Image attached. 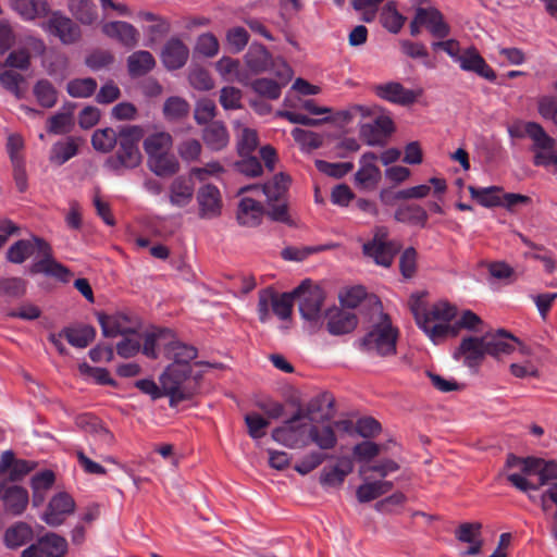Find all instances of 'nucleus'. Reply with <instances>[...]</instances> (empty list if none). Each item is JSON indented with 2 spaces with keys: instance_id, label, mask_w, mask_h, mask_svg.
<instances>
[{
  "instance_id": "56",
  "label": "nucleus",
  "mask_w": 557,
  "mask_h": 557,
  "mask_svg": "<svg viewBox=\"0 0 557 557\" xmlns=\"http://www.w3.org/2000/svg\"><path fill=\"white\" fill-rule=\"evenodd\" d=\"M249 38V34L244 27L235 26L226 30L225 44L230 52L237 54L246 48Z\"/></svg>"
},
{
  "instance_id": "9",
  "label": "nucleus",
  "mask_w": 557,
  "mask_h": 557,
  "mask_svg": "<svg viewBox=\"0 0 557 557\" xmlns=\"http://www.w3.org/2000/svg\"><path fill=\"white\" fill-rule=\"evenodd\" d=\"M98 322L104 337H116L138 331L139 322L133 317L117 312L114 314H98Z\"/></svg>"
},
{
  "instance_id": "26",
  "label": "nucleus",
  "mask_w": 557,
  "mask_h": 557,
  "mask_svg": "<svg viewBox=\"0 0 557 557\" xmlns=\"http://www.w3.org/2000/svg\"><path fill=\"white\" fill-rule=\"evenodd\" d=\"M411 311L417 325L434 344H438L447 338L446 322L433 321L425 317V314H422L421 307L418 301L411 306Z\"/></svg>"
},
{
  "instance_id": "64",
  "label": "nucleus",
  "mask_w": 557,
  "mask_h": 557,
  "mask_svg": "<svg viewBox=\"0 0 557 557\" xmlns=\"http://www.w3.org/2000/svg\"><path fill=\"white\" fill-rule=\"evenodd\" d=\"M258 146V134L255 129L245 127L242 129L237 141V151L240 157L252 154Z\"/></svg>"
},
{
  "instance_id": "15",
  "label": "nucleus",
  "mask_w": 557,
  "mask_h": 557,
  "mask_svg": "<svg viewBox=\"0 0 557 557\" xmlns=\"http://www.w3.org/2000/svg\"><path fill=\"white\" fill-rule=\"evenodd\" d=\"M249 75H259L272 69L274 61L271 52L259 42H252L244 55Z\"/></svg>"
},
{
  "instance_id": "55",
  "label": "nucleus",
  "mask_w": 557,
  "mask_h": 557,
  "mask_svg": "<svg viewBox=\"0 0 557 557\" xmlns=\"http://www.w3.org/2000/svg\"><path fill=\"white\" fill-rule=\"evenodd\" d=\"M91 144L96 150L109 152L119 144V134L110 127L97 129L92 134Z\"/></svg>"
},
{
  "instance_id": "47",
  "label": "nucleus",
  "mask_w": 557,
  "mask_h": 557,
  "mask_svg": "<svg viewBox=\"0 0 557 557\" xmlns=\"http://www.w3.org/2000/svg\"><path fill=\"white\" fill-rule=\"evenodd\" d=\"M216 71L225 75H235L236 81L244 85H249V73L245 70H240V63L237 59L231 57H222L215 64Z\"/></svg>"
},
{
  "instance_id": "62",
  "label": "nucleus",
  "mask_w": 557,
  "mask_h": 557,
  "mask_svg": "<svg viewBox=\"0 0 557 557\" xmlns=\"http://www.w3.org/2000/svg\"><path fill=\"white\" fill-rule=\"evenodd\" d=\"M296 299L294 290L292 293L277 294L275 292L272 311L281 320H287L292 315L294 300Z\"/></svg>"
},
{
  "instance_id": "45",
  "label": "nucleus",
  "mask_w": 557,
  "mask_h": 557,
  "mask_svg": "<svg viewBox=\"0 0 557 557\" xmlns=\"http://www.w3.org/2000/svg\"><path fill=\"white\" fill-rule=\"evenodd\" d=\"M171 146L172 136L165 132L151 134L144 140V149L148 156V159L157 154L170 151Z\"/></svg>"
},
{
  "instance_id": "4",
  "label": "nucleus",
  "mask_w": 557,
  "mask_h": 557,
  "mask_svg": "<svg viewBox=\"0 0 557 557\" xmlns=\"http://www.w3.org/2000/svg\"><path fill=\"white\" fill-rule=\"evenodd\" d=\"M398 330L393 326L388 314L380 313L369 332L360 339L359 347L362 351L381 357L394 356L397 351L396 343Z\"/></svg>"
},
{
  "instance_id": "33",
  "label": "nucleus",
  "mask_w": 557,
  "mask_h": 557,
  "mask_svg": "<svg viewBox=\"0 0 557 557\" xmlns=\"http://www.w3.org/2000/svg\"><path fill=\"white\" fill-rule=\"evenodd\" d=\"M38 272H42L48 276H52L62 283H69L73 273L69 268L52 258V251L44 255L42 259L35 264Z\"/></svg>"
},
{
  "instance_id": "42",
  "label": "nucleus",
  "mask_w": 557,
  "mask_h": 557,
  "mask_svg": "<svg viewBox=\"0 0 557 557\" xmlns=\"http://www.w3.org/2000/svg\"><path fill=\"white\" fill-rule=\"evenodd\" d=\"M352 471V465L349 460H342L339 465L324 468L320 482L325 486H339L345 478Z\"/></svg>"
},
{
  "instance_id": "24",
  "label": "nucleus",
  "mask_w": 557,
  "mask_h": 557,
  "mask_svg": "<svg viewBox=\"0 0 557 557\" xmlns=\"http://www.w3.org/2000/svg\"><path fill=\"white\" fill-rule=\"evenodd\" d=\"M457 61L463 71L473 72L490 82H494L496 79L494 70L485 62L475 49H468L461 55H457Z\"/></svg>"
},
{
  "instance_id": "14",
  "label": "nucleus",
  "mask_w": 557,
  "mask_h": 557,
  "mask_svg": "<svg viewBox=\"0 0 557 557\" xmlns=\"http://www.w3.org/2000/svg\"><path fill=\"white\" fill-rule=\"evenodd\" d=\"M198 350L193 345L181 342L173 333V337H169L164 343V357L172 360L169 366H178L180 368H191L190 361L196 359Z\"/></svg>"
},
{
  "instance_id": "18",
  "label": "nucleus",
  "mask_w": 557,
  "mask_h": 557,
  "mask_svg": "<svg viewBox=\"0 0 557 557\" xmlns=\"http://www.w3.org/2000/svg\"><path fill=\"white\" fill-rule=\"evenodd\" d=\"M189 49L178 37H171L163 46L161 61L168 70L182 69L188 61Z\"/></svg>"
},
{
  "instance_id": "50",
  "label": "nucleus",
  "mask_w": 557,
  "mask_h": 557,
  "mask_svg": "<svg viewBox=\"0 0 557 557\" xmlns=\"http://www.w3.org/2000/svg\"><path fill=\"white\" fill-rule=\"evenodd\" d=\"M381 16L383 26L393 34H398L406 22V17L398 12L395 2H387Z\"/></svg>"
},
{
  "instance_id": "13",
  "label": "nucleus",
  "mask_w": 557,
  "mask_h": 557,
  "mask_svg": "<svg viewBox=\"0 0 557 557\" xmlns=\"http://www.w3.org/2000/svg\"><path fill=\"white\" fill-rule=\"evenodd\" d=\"M102 33L131 50L139 44L140 34L138 29L124 21L107 22L101 27Z\"/></svg>"
},
{
  "instance_id": "41",
  "label": "nucleus",
  "mask_w": 557,
  "mask_h": 557,
  "mask_svg": "<svg viewBox=\"0 0 557 557\" xmlns=\"http://www.w3.org/2000/svg\"><path fill=\"white\" fill-rule=\"evenodd\" d=\"M63 334L72 346L85 348L95 339L96 330L91 325H79L77 327H64Z\"/></svg>"
},
{
  "instance_id": "60",
  "label": "nucleus",
  "mask_w": 557,
  "mask_h": 557,
  "mask_svg": "<svg viewBox=\"0 0 557 557\" xmlns=\"http://www.w3.org/2000/svg\"><path fill=\"white\" fill-rule=\"evenodd\" d=\"M143 335L137 331L127 335H123L121 342L116 345V352L123 358H131L138 354L141 348Z\"/></svg>"
},
{
  "instance_id": "8",
  "label": "nucleus",
  "mask_w": 557,
  "mask_h": 557,
  "mask_svg": "<svg viewBox=\"0 0 557 557\" xmlns=\"http://www.w3.org/2000/svg\"><path fill=\"white\" fill-rule=\"evenodd\" d=\"M66 553V540L57 533H47L36 544L24 549L22 557H65Z\"/></svg>"
},
{
  "instance_id": "52",
  "label": "nucleus",
  "mask_w": 557,
  "mask_h": 557,
  "mask_svg": "<svg viewBox=\"0 0 557 557\" xmlns=\"http://www.w3.org/2000/svg\"><path fill=\"white\" fill-rule=\"evenodd\" d=\"M189 103L177 96L168 98L163 104V115L169 121H178L189 113Z\"/></svg>"
},
{
  "instance_id": "12",
  "label": "nucleus",
  "mask_w": 557,
  "mask_h": 557,
  "mask_svg": "<svg viewBox=\"0 0 557 557\" xmlns=\"http://www.w3.org/2000/svg\"><path fill=\"white\" fill-rule=\"evenodd\" d=\"M199 218L211 220L221 215L222 197L219 188L212 184L201 186L197 191Z\"/></svg>"
},
{
  "instance_id": "7",
  "label": "nucleus",
  "mask_w": 557,
  "mask_h": 557,
  "mask_svg": "<svg viewBox=\"0 0 557 557\" xmlns=\"http://www.w3.org/2000/svg\"><path fill=\"white\" fill-rule=\"evenodd\" d=\"M40 26L48 34L59 38L63 45H73L82 36L81 27L77 23L60 11L51 12L49 18Z\"/></svg>"
},
{
  "instance_id": "63",
  "label": "nucleus",
  "mask_w": 557,
  "mask_h": 557,
  "mask_svg": "<svg viewBox=\"0 0 557 557\" xmlns=\"http://www.w3.org/2000/svg\"><path fill=\"white\" fill-rule=\"evenodd\" d=\"M219 40L212 33L199 35L195 45V51L206 58L215 57L219 52Z\"/></svg>"
},
{
  "instance_id": "31",
  "label": "nucleus",
  "mask_w": 557,
  "mask_h": 557,
  "mask_svg": "<svg viewBox=\"0 0 557 557\" xmlns=\"http://www.w3.org/2000/svg\"><path fill=\"white\" fill-rule=\"evenodd\" d=\"M11 7L24 21H34L50 12L46 0H11Z\"/></svg>"
},
{
  "instance_id": "23",
  "label": "nucleus",
  "mask_w": 557,
  "mask_h": 557,
  "mask_svg": "<svg viewBox=\"0 0 557 557\" xmlns=\"http://www.w3.org/2000/svg\"><path fill=\"white\" fill-rule=\"evenodd\" d=\"M484 337L486 355L493 357L508 355L515 350L516 345L521 346V351L524 352V346L520 343V341L505 330H498V332L492 337L486 335Z\"/></svg>"
},
{
  "instance_id": "6",
  "label": "nucleus",
  "mask_w": 557,
  "mask_h": 557,
  "mask_svg": "<svg viewBox=\"0 0 557 557\" xmlns=\"http://www.w3.org/2000/svg\"><path fill=\"white\" fill-rule=\"evenodd\" d=\"M294 295L299 301L301 317L308 321H318L325 299L324 290L320 286L312 285L310 280H305L294 289Z\"/></svg>"
},
{
  "instance_id": "48",
  "label": "nucleus",
  "mask_w": 557,
  "mask_h": 557,
  "mask_svg": "<svg viewBox=\"0 0 557 557\" xmlns=\"http://www.w3.org/2000/svg\"><path fill=\"white\" fill-rule=\"evenodd\" d=\"M32 529L24 522H17L4 533V544L9 548H17L32 539Z\"/></svg>"
},
{
  "instance_id": "32",
  "label": "nucleus",
  "mask_w": 557,
  "mask_h": 557,
  "mask_svg": "<svg viewBox=\"0 0 557 557\" xmlns=\"http://www.w3.org/2000/svg\"><path fill=\"white\" fill-rule=\"evenodd\" d=\"M202 139L209 149L220 151L227 146L230 137L225 125L214 121L203 128Z\"/></svg>"
},
{
  "instance_id": "34",
  "label": "nucleus",
  "mask_w": 557,
  "mask_h": 557,
  "mask_svg": "<svg viewBox=\"0 0 557 557\" xmlns=\"http://www.w3.org/2000/svg\"><path fill=\"white\" fill-rule=\"evenodd\" d=\"M262 206L252 198H243L239 202L237 220L245 226H256L260 223Z\"/></svg>"
},
{
  "instance_id": "40",
  "label": "nucleus",
  "mask_w": 557,
  "mask_h": 557,
  "mask_svg": "<svg viewBox=\"0 0 557 557\" xmlns=\"http://www.w3.org/2000/svg\"><path fill=\"white\" fill-rule=\"evenodd\" d=\"M310 442L314 443L320 449L329 450L336 446L337 437L331 425L322 428L309 425L308 444Z\"/></svg>"
},
{
  "instance_id": "59",
  "label": "nucleus",
  "mask_w": 557,
  "mask_h": 557,
  "mask_svg": "<svg viewBox=\"0 0 557 557\" xmlns=\"http://www.w3.org/2000/svg\"><path fill=\"white\" fill-rule=\"evenodd\" d=\"M114 55L110 50L95 49L85 59V64L94 72L108 69L114 63Z\"/></svg>"
},
{
  "instance_id": "58",
  "label": "nucleus",
  "mask_w": 557,
  "mask_h": 557,
  "mask_svg": "<svg viewBox=\"0 0 557 557\" xmlns=\"http://www.w3.org/2000/svg\"><path fill=\"white\" fill-rule=\"evenodd\" d=\"M74 125L73 114L69 112H58L47 122V131L50 134L63 135L72 131Z\"/></svg>"
},
{
  "instance_id": "51",
  "label": "nucleus",
  "mask_w": 557,
  "mask_h": 557,
  "mask_svg": "<svg viewBox=\"0 0 557 557\" xmlns=\"http://www.w3.org/2000/svg\"><path fill=\"white\" fill-rule=\"evenodd\" d=\"M544 460L535 457L520 458L512 454L508 455L506 466L518 468L524 475L539 473L543 468Z\"/></svg>"
},
{
  "instance_id": "54",
  "label": "nucleus",
  "mask_w": 557,
  "mask_h": 557,
  "mask_svg": "<svg viewBox=\"0 0 557 557\" xmlns=\"http://www.w3.org/2000/svg\"><path fill=\"white\" fill-rule=\"evenodd\" d=\"M421 313L433 321L451 322L457 315V308L447 301H438L430 309L421 308Z\"/></svg>"
},
{
  "instance_id": "5",
  "label": "nucleus",
  "mask_w": 557,
  "mask_h": 557,
  "mask_svg": "<svg viewBox=\"0 0 557 557\" xmlns=\"http://www.w3.org/2000/svg\"><path fill=\"white\" fill-rule=\"evenodd\" d=\"M400 248L399 243L388 239L387 228L380 226L375 228L373 238L363 244L362 251L364 256L372 258L376 264L388 268Z\"/></svg>"
},
{
  "instance_id": "19",
  "label": "nucleus",
  "mask_w": 557,
  "mask_h": 557,
  "mask_svg": "<svg viewBox=\"0 0 557 557\" xmlns=\"http://www.w3.org/2000/svg\"><path fill=\"white\" fill-rule=\"evenodd\" d=\"M416 13L420 16L422 27H425L433 37L444 39L449 35L450 27L438 9L419 7L416 9Z\"/></svg>"
},
{
  "instance_id": "28",
  "label": "nucleus",
  "mask_w": 557,
  "mask_h": 557,
  "mask_svg": "<svg viewBox=\"0 0 557 557\" xmlns=\"http://www.w3.org/2000/svg\"><path fill=\"white\" fill-rule=\"evenodd\" d=\"M195 186L190 177L177 176L170 185V202L171 205L184 208L188 206L194 197Z\"/></svg>"
},
{
  "instance_id": "25",
  "label": "nucleus",
  "mask_w": 557,
  "mask_h": 557,
  "mask_svg": "<svg viewBox=\"0 0 557 557\" xmlns=\"http://www.w3.org/2000/svg\"><path fill=\"white\" fill-rule=\"evenodd\" d=\"M34 468V462L24 459H16L12 450H5L1 454L0 475L9 471L8 480L11 482H17L22 480Z\"/></svg>"
},
{
  "instance_id": "3",
  "label": "nucleus",
  "mask_w": 557,
  "mask_h": 557,
  "mask_svg": "<svg viewBox=\"0 0 557 557\" xmlns=\"http://www.w3.org/2000/svg\"><path fill=\"white\" fill-rule=\"evenodd\" d=\"M143 137V129L139 126H124L119 132L117 150L106 161V166L122 174L123 170L137 168L141 162V153L138 143Z\"/></svg>"
},
{
  "instance_id": "20",
  "label": "nucleus",
  "mask_w": 557,
  "mask_h": 557,
  "mask_svg": "<svg viewBox=\"0 0 557 557\" xmlns=\"http://www.w3.org/2000/svg\"><path fill=\"white\" fill-rule=\"evenodd\" d=\"M0 499L3 500L4 509L13 516H20L26 509L29 496L27 490L22 486H8L5 482L0 483Z\"/></svg>"
},
{
  "instance_id": "36",
  "label": "nucleus",
  "mask_w": 557,
  "mask_h": 557,
  "mask_svg": "<svg viewBox=\"0 0 557 557\" xmlns=\"http://www.w3.org/2000/svg\"><path fill=\"white\" fill-rule=\"evenodd\" d=\"M525 134L533 140V151H549L553 150L556 140L549 136L542 125L536 122H528L524 125Z\"/></svg>"
},
{
  "instance_id": "22",
  "label": "nucleus",
  "mask_w": 557,
  "mask_h": 557,
  "mask_svg": "<svg viewBox=\"0 0 557 557\" xmlns=\"http://www.w3.org/2000/svg\"><path fill=\"white\" fill-rule=\"evenodd\" d=\"M326 330L330 334L336 336L352 332L358 324V319L354 312L336 307L326 311Z\"/></svg>"
},
{
  "instance_id": "35",
  "label": "nucleus",
  "mask_w": 557,
  "mask_h": 557,
  "mask_svg": "<svg viewBox=\"0 0 557 557\" xmlns=\"http://www.w3.org/2000/svg\"><path fill=\"white\" fill-rule=\"evenodd\" d=\"M156 65L153 55L146 50L133 52L127 58L128 73L133 77H138L150 72Z\"/></svg>"
},
{
  "instance_id": "61",
  "label": "nucleus",
  "mask_w": 557,
  "mask_h": 557,
  "mask_svg": "<svg viewBox=\"0 0 557 557\" xmlns=\"http://www.w3.org/2000/svg\"><path fill=\"white\" fill-rule=\"evenodd\" d=\"M314 164L319 172L334 178H342L354 169L352 162L332 163L324 160H315Z\"/></svg>"
},
{
  "instance_id": "10",
  "label": "nucleus",
  "mask_w": 557,
  "mask_h": 557,
  "mask_svg": "<svg viewBox=\"0 0 557 557\" xmlns=\"http://www.w3.org/2000/svg\"><path fill=\"white\" fill-rule=\"evenodd\" d=\"M485 355V337L467 336L461 339L459 346L455 349L453 357L456 360H460L462 358L466 367L476 369L482 363Z\"/></svg>"
},
{
  "instance_id": "44",
  "label": "nucleus",
  "mask_w": 557,
  "mask_h": 557,
  "mask_svg": "<svg viewBox=\"0 0 557 557\" xmlns=\"http://www.w3.org/2000/svg\"><path fill=\"white\" fill-rule=\"evenodd\" d=\"M289 185V176L284 173L274 175L272 181L261 186L262 193L267 196L269 202L281 201L286 194Z\"/></svg>"
},
{
  "instance_id": "53",
  "label": "nucleus",
  "mask_w": 557,
  "mask_h": 557,
  "mask_svg": "<svg viewBox=\"0 0 557 557\" xmlns=\"http://www.w3.org/2000/svg\"><path fill=\"white\" fill-rule=\"evenodd\" d=\"M248 86H250L251 89L261 97L276 100L281 96L283 84H278L270 78H257L251 81V77L249 76Z\"/></svg>"
},
{
  "instance_id": "17",
  "label": "nucleus",
  "mask_w": 557,
  "mask_h": 557,
  "mask_svg": "<svg viewBox=\"0 0 557 557\" xmlns=\"http://www.w3.org/2000/svg\"><path fill=\"white\" fill-rule=\"evenodd\" d=\"M394 132V124L388 116H377L372 123L362 124L360 137L369 146H383L384 140Z\"/></svg>"
},
{
  "instance_id": "43",
  "label": "nucleus",
  "mask_w": 557,
  "mask_h": 557,
  "mask_svg": "<svg viewBox=\"0 0 557 557\" xmlns=\"http://www.w3.org/2000/svg\"><path fill=\"white\" fill-rule=\"evenodd\" d=\"M72 14L85 25H91L98 18L97 8L92 0H69Z\"/></svg>"
},
{
  "instance_id": "29",
  "label": "nucleus",
  "mask_w": 557,
  "mask_h": 557,
  "mask_svg": "<svg viewBox=\"0 0 557 557\" xmlns=\"http://www.w3.org/2000/svg\"><path fill=\"white\" fill-rule=\"evenodd\" d=\"M137 17L141 21L150 23L144 27V32L148 36V39L151 44L160 40L171 30L170 21L161 15H157L149 11H140L137 14Z\"/></svg>"
},
{
  "instance_id": "16",
  "label": "nucleus",
  "mask_w": 557,
  "mask_h": 557,
  "mask_svg": "<svg viewBox=\"0 0 557 557\" xmlns=\"http://www.w3.org/2000/svg\"><path fill=\"white\" fill-rule=\"evenodd\" d=\"M35 251L42 256L48 255L51 252V247L47 242L38 237H34L32 240L21 239L9 248L7 258L10 262L20 264L34 255Z\"/></svg>"
},
{
  "instance_id": "11",
  "label": "nucleus",
  "mask_w": 557,
  "mask_h": 557,
  "mask_svg": "<svg viewBox=\"0 0 557 557\" xmlns=\"http://www.w3.org/2000/svg\"><path fill=\"white\" fill-rule=\"evenodd\" d=\"M75 510V500L65 493H57L48 503L41 519L50 527H59L64 523L67 516Z\"/></svg>"
},
{
  "instance_id": "38",
  "label": "nucleus",
  "mask_w": 557,
  "mask_h": 557,
  "mask_svg": "<svg viewBox=\"0 0 557 557\" xmlns=\"http://www.w3.org/2000/svg\"><path fill=\"white\" fill-rule=\"evenodd\" d=\"M78 152V145L73 137L59 140L52 145L49 160L51 163L62 165Z\"/></svg>"
},
{
  "instance_id": "27",
  "label": "nucleus",
  "mask_w": 557,
  "mask_h": 557,
  "mask_svg": "<svg viewBox=\"0 0 557 557\" xmlns=\"http://www.w3.org/2000/svg\"><path fill=\"white\" fill-rule=\"evenodd\" d=\"M377 156L374 152H366L360 158V168L355 174V182L361 187L374 186L381 178V171L374 164Z\"/></svg>"
},
{
  "instance_id": "57",
  "label": "nucleus",
  "mask_w": 557,
  "mask_h": 557,
  "mask_svg": "<svg viewBox=\"0 0 557 557\" xmlns=\"http://www.w3.org/2000/svg\"><path fill=\"white\" fill-rule=\"evenodd\" d=\"M97 82L92 77L75 78L67 83L66 91L74 98H88L95 94Z\"/></svg>"
},
{
  "instance_id": "39",
  "label": "nucleus",
  "mask_w": 557,
  "mask_h": 557,
  "mask_svg": "<svg viewBox=\"0 0 557 557\" xmlns=\"http://www.w3.org/2000/svg\"><path fill=\"white\" fill-rule=\"evenodd\" d=\"M169 337H173V332L169 329H162L156 333H146L141 339L140 350L148 358L157 359V347L164 349V343L168 342Z\"/></svg>"
},
{
  "instance_id": "37",
  "label": "nucleus",
  "mask_w": 557,
  "mask_h": 557,
  "mask_svg": "<svg viewBox=\"0 0 557 557\" xmlns=\"http://www.w3.org/2000/svg\"><path fill=\"white\" fill-rule=\"evenodd\" d=\"M148 165L156 175L163 177L174 175L180 170L177 159L169 151L149 158Z\"/></svg>"
},
{
  "instance_id": "46",
  "label": "nucleus",
  "mask_w": 557,
  "mask_h": 557,
  "mask_svg": "<svg viewBox=\"0 0 557 557\" xmlns=\"http://www.w3.org/2000/svg\"><path fill=\"white\" fill-rule=\"evenodd\" d=\"M468 189L471 197L485 208L502 206V197L499 196L503 191L502 187L490 186L485 188H476L474 186H469Z\"/></svg>"
},
{
  "instance_id": "21",
  "label": "nucleus",
  "mask_w": 557,
  "mask_h": 557,
  "mask_svg": "<svg viewBox=\"0 0 557 557\" xmlns=\"http://www.w3.org/2000/svg\"><path fill=\"white\" fill-rule=\"evenodd\" d=\"M374 92L381 99L388 102L409 106L416 102L419 94L413 90L406 89L400 83L389 82L374 86Z\"/></svg>"
},
{
  "instance_id": "49",
  "label": "nucleus",
  "mask_w": 557,
  "mask_h": 557,
  "mask_svg": "<svg viewBox=\"0 0 557 557\" xmlns=\"http://www.w3.org/2000/svg\"><path fill=\"white\" fill-rule=\"evenodd\" d=\"M33 92L37 102L42 108L50 109L54 107L58 101V91L48 79H39L34 85Z\"/></svg>"
},
{
  "instance_id": "2",
  "label": "nucleus",
  "mask_w": 557,
  "mask_h": 557,
  "mask_svg": "<svg viewBox=\"0 0 557 557\" xmlns=\"http://www.w3.org/2000/svg\"><path fill=\"white\" fill-rule=\"evenodd\" d=\"M164 396L169 397L170 407H177L190 400L198 392V380L193 376L191 368L168 366L159 377Z\"/></svg>"
},
{
  "instance_id": "30",
  "label": "nucleus",
  "mask_w": 557,
  "mask_h": 557,
  "mask_svg": "<svg viewBox=\"0 0 557 557\" xmlns=\"http://www.w3.org/2000/svg\"><path fill=\"white\" fill-rule=\"evenodd\" d=\"M397 222L424 227L429 215L424 208L417 203H403L394 212Z\"/></svg>"
},
{
  "instance_id": "1",
  "label": "nucleus",
  "mask_w": 557,
  "mask_h": 557,
  "mask_svg": "<svg viewBox=\"0 0 557 557\" xmlns=\"http://www.w3.org/2000/svg\"><path fill=\"white\" fill-rule=\"evenodd\" d=\"M321 407V399H312L306 409L299 408L283 425L272 431V438L288 448H302L308 445L309 425L302 419L312 420V414Z\"/></svg>"
}]
</instances>
